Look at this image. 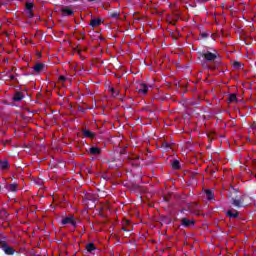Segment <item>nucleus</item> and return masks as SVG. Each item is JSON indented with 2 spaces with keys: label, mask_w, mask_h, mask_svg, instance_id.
<instances>
[{
  "label": "nucleus",
  "mask_w": 256,
  "mask_h": 256,
  "mask_svg": "<svg viewBox=\"0 0 256 256\" xmlns=\"http://www.w3.org/2000/svg\"><path fill=\"white\" fill-rule=\"evenodd\" d=\"M136 89L140 95H147V92L149 91L147 84L143 82H138L136 85Z\"/></svg>",
  "instance_id": "f257e3e1"
},
{
  "label": "nucleus",
  "mask_w": 256,
  "mask_h": 256,
  "mask_svg": "<svg viewBox=\"0 0 256 256\" xmlns=\"http://www.w3.org/2000/svg\"><path fill=\"white\" fill-rule=\"evenodd\" d=\"M68 224L75 227V218H73V216H68L62 220V225H68Z\"/></svg>",
  "instance_id": "f03ea898"
},
{
  "label": "nucleus",
  "mask_w": 256,
  "mask_h": 256,
  "mask_svg": "<svg viewBox=\"0 0 256 256\" xmlns=\"http://www.w3.org/2000/svg\"><path fill=\"white\" fill-rule=\"evenodd\" d=\"M229 103H241L243 99L237 97L235 94H230L228 98Z\"/></svg>",
  "instance_id": "7ed1b4c3"
},
{
  "label": "nucleus",
  "mask_w": 256,
  "mask_h": 256,
  "mask_svg": "<svg viewBox=\"0 0 256 256\" xmlns=\"http://www.w3.org/2000/svg\"><path fill=\"white\" fill-rule=\"evenodd\" d=\"M204 57L207 61H215V59H217V54L207 52L204 54Z\"/></svg>",
  "instance_id": "20e7f679"
},
{
  "label": "nucleus",
  "mask_w": 256,
  "mask_h": 256,
  "mask_svg": "<svg viewBox=\"0 0 256 256\" xmlns=\"http://www.w3.org/2000/svg\"><path fill=\"white\" fill-rule=\"evenodd\" d=\"M182 225L184 227H193V225H195V221L184 218V219H182Z\"/></svg>",
  "instance_id": "39448f33"
},
{
  "label": "nucleus",
  "mask_w": 256,
  "mask_h": 256,
  "mask_svg": "<svg viewBox=\"0 0 256 256\" xmlns=\"http://www.w3.org/2000/svg\"><path fill=\"white\" fill-rule=\"evenodd\" d=\"M2 251H4L6 255H13L15 253L10 246H2Z\"/></svg>",
  "instance_id": "423d86ee"
},
{
  "label": "nucleus",
  "mask_w": 256,
  "mask_h": 256,
  "mask_svg": "<svg viewBox=\"0 0 256 256\" xmlns=\"http://www.w3.org/2000/svg\"><path fill=\"white\" fill-rule=\"evenodd\" d=\"M101 21V18L92 19L90 25L92 27H99V25H101Z\"/></svg>",
  "instance_id": "0eeeda50"
},
{
  "label": "nucleus",
  "mask_w": 256,
  "mask_h": 256,
  "mask_svg": "<svg viewBox=\"0 0 256 256\" xmlns=\"http://www.w3.org/2000/svg\"><path fill=\"white\" fill-rule=\"evenodd\" d=\"M233 205H234V207L239 208V207H245V205H247V204L243 203V201H241V200L234 199Z\"/></svg>",
  "instance_id": "6e6552de"
},
{
  "label": "nucleus",
  "mask_w": 256,
  "mask_h": 256,
  "mask_svg": "<svg viewBox=\"0 0 256 256\" xmlns=\"http://www.w3.org/2000/svg\"><path fill=\"white\" fill-rule=\"evenodd\" d=\"M43 69H45V64H36L34 66V71H36V73L43 71Z\"/></svg>",
  "instance_id": "1a4fd4ad"
},
{
  "label": "nucleus",
  "mask_w": 256,
  "mask_h": 256,
  "mask_svg": "<svg viewBox=\"0 0 256 256\" xmlns=\"http://www.w3.org/2000/svg\"><path fill=\"white\" fill-rule=\"evenodd\" d=\"M84 137H89L90 139H93L95 137V134L89 130H83Z\"/></svg>",
  "instance_id": "9d476101"
},
{
  "label": "nucleus",
  "mask_w": 256,
  "mask_h": 256,
  "mask_svg": "<svg viewBox=\"0 0 256 256\" xmlns=\"http://www.w3.org/2000/svg\"><path fill=\"white\" fill-rule=\"evenodd\" d=\"M90 153H91V155H99L101 153V149H99L97 147H92V148H90Z\"/></svg>",
  "instance_id": "9b49d317"
},
{
  "label": "nucleus",
  "mask_w": 256,
  "mask_h": 256,
  "mask_svg": "<svg viewBox=\"0 0 256 256\" xmlns=\"http://www.w3.org/2000/svg\"><path fill=\"white\" fill-rule=\"evenodd\" d=\"M23 99V94L21 92H18L14 96V101H21Z\"/></svg>",
  "instance_id": "f8f14e48"
},
{
  "label": "nucleus",
  "mask_w": 256,
  "mask_h": 256,
  "mask_svg": "<svg viewBox=\"0 0 256 256\" xmlns=\"http://www.w3.org/2000/svg\"><path fill=\"white\" fill-rule=\"evenodd\" d=\"M227 215H228V217H237L238 212L235 211V210H229V211L227 212Z\"/></svg>",
  "instance_id": "ddd939ff"
},
{
  "label": "nucleus",
  "mask_w": 256,
  "mask_h": 256,
  "mask_svg": "<svg viewBox=\"0 0 256 256\" xmlns=\"http://www.w3.org/2000/svg\"><path fill=\"white\" fill-rule=\"evenodd\" d=\"M63 15H73V11L69 8L62 9Z\"/></svg>",
  "instance_id": "4468645a"
},
{
  "label": "nucleus",
  "mask_w": 256,
  "mask_h": 256,
  "mask_svg": "<svg viewBox=\"0 0 256 256\" xmlns=\"http://www.w3.org/2000/svg\"><path fill=\"white\" fill-rule=\"evenodd\" d=\"M8 191H17V184H10L7 186Z\"/></svg>",
  "instance_id": "2eb2a0df"
},
{
  "label": "nucleus",
  "mask_w": 256,
  "mask_h": 256,
  "mask_svg": "<svg viewBox=\"0 0 256 256\" xmlns=\"http://www.w3.org/2000/svg\"><path fill=\"white\" fill-rule=\"evenodd\" d=\"M206 197H207L208 200L211 201V199H213V191L206 190Z\"/></svg>",
  "instance_id": "dca6fc26"
},
{
  "label": "nucleus",
  "mask_w": 256,
  "mask_h": 256,
  "mask_svg": "<svg viewBox=\"0 0 256 256\" xmlns=\"http://www.w3.org/2000/svg\"><path fill=\"white\" fill-rule=\"evenodd\" d=\"M0 167L1 169H7V167H9V162L7 161L0 162Z\"/></svg>",
  "instance_id": "f3484780"
},
{
  "label": "nucleus",
  "mask_w": 256,
  "mask_h": 256,
  "mask_svg": "<svg viewBox=\"0 0 256 256\" xmlns=\"http://www.w3.org/2000/svg\"><path fill=\"white\" fill-rule=\"evenodd\" d=\"M86 249L89 253H91V251H94L95 245L90 243L86 246Z\"/></svg>",
  "instance_id": "a211bd4d"
},
{
  "label": "nucleus",
  "mask_w": 256,
  "mask_h": 256,
  "mask_svg": "<svg viewBox=\"0 0 256 256\" xmlns=\"http://www.w3.org/2000/svg\"><path fill=\"white\" fill-rule=\"evenodd\" d=\"M173 169H179L181 166L179 165V162L177 160H174L172 162Z\"/></svg>",
  "instance_id": "6ab92c4d"
},
{
  "label": "nucleus",
  "mask_w": 256,
  "mask_h": 256,
  "mask_svg": "<svg viewBox=\"0 0 256 256\" xmlns=\"http://www.w3.org/2000/svg\"><path fill=\"white\" fill-rule=\"evenodd\" d=\"M31 9H33V3H27V4H26V11H28L29 13H31Z\"/></svg>",
  "instance_id": "aec40b11"
},
{
  "label": "nucleus",
  "mask_w": 256,
  "mask_h": 256,
  "mask_svg": "<svg viewBox=\"0 0 256 256\" xmlns=\"http://www.w3.org/2000/svg\"><path fill=\"white\" fill-rule=\"evenodd\" d=\"M110 91H111L113 97H117V95H119V91H115L114 88H110Z\"/></svg>",
  "instance_id": "412c9836"
},
{
  "label": "nucleus",
  "mask_w": 256,
  "mask_h": 256,
  "mask_svg": "<svg viewBox=\"0 0 256 256\" xmlns=\"http://www.w3.org/2000/svg\"><path fill=\"white\" fill-rule=\"evenodd\" d=\"M26 13L28 15V17H33V12L30 10V12L28 10H26Z\"/></svg>",
  "instance_id": "4be33fe9"
},
{
  "label": "nucleus",
  "mask_w": 256,
  "mask_h": 256,
  "mask_svg": "<svg viewBox=\"0 0 256 256\" xmlns=\"http://www.w3.org/2000/svg\"><path fill=\"white\" fill-rule=\"evenodd\" d=\"M234 67L239 68V67H241V64L239 62H234Z\"/></svg>",
  "instance_id": "5701e85b"
},
{
  "label": "nucleus",
  "mask_w": 256,
  "mask_h": 256,
  "mask_svg": "<svg viewBox=\"0 0 256 256\" xmlns=\"http://www.w3.org/2000/svg\"><path fill=\"white\" fill-rule=\"evenodd\" d=\"M65 77L64 76H60V81H65Z\"/></svg>",
  "instance_id": "b1692460"
},
{
  "label": "nucleus",
  "mask_w": 256,
  "mask_h": 256,
  "mask_svg": "<svg viewBox=\"0 0 256 256\" xmlns=\"http://www.w3.org/2000/svg\"><path fill=\"white\" fill-rule=\"evenodd\" d=\"M244 199H247V197H244Z\"/></svg>",
  "instance_id": "393cba45"
},
{
  "label": "nucleus",
  "mask_w": 256,
  "mask_h": 256,
  "mask_svg": "<svg viewBox=\"0 0 256 256\" xmlns=\"http://www.w3.org/2000/svg\"><path fill=\"white\" fill-rule=\"evenodd\" d=\"M89 1H94V0H89Z\"/></svg>",
  "instance_id": "a878e982"
}]
</instances>
